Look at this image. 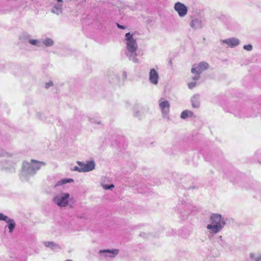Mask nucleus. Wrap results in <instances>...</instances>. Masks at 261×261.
Returning a JSON list of instances; mask_svg holds the SVG:
<instances>
[{
	"label": "nucleus",
	"instance_id": "nucleus-17",
	"mask_svg": "<svg viewBox=\"0 0 261 261\" xmlns=\"http://www.w3.org/2000/svg\"><path fill=\"white\" fill-rule=\"evenodd\" d=\"M44 245L46 247L49 248L53 250H55V249L60 248V247L58 244H57L53 242H49V241L44 242Z\"/></svg>",
	"mask_w": 261,
	"mask_h": 261
},
{
	"label": "nucleus",
	"instance_id": "nucleus-35",
	"mask_svg": "<svg viewBox=\"0 0 261 261\" xmlns=\"http://www.w3.org/2000/svg\"><path fill=\"white\" fill-rule=\"evenodd\" d=\"M65 261H73V260H71V259H67V260H65Z\"/></svg>",
	"mask_w": 261,
	"mask_h": 261
},
{
	"label": "nucleus",
	"instance_id": "nucleus-9",
	"mask_svg": "<svg viewBox=\"0 0 261 261\" xmlns=\"http://www.w3.org/2000/svg\"><path fill=\"white\" fill-rule=\"evenodd\" d=\"M159 75L157 71L154 69H151L149 74V80L150 82L153 85L158 84Z\"/></svg>",
	"mask_w": 261,
	"mask_h": 261
},
{
	"label": "nucleus",
	"instance_id": "nucleus-15",
	"mask_svg": "<svg viewBox=\"0 0 261 261\" xmlns=\"http://www.w3.org/2000/svg\"><path fill=\"white\" fill-rule=\"evenodd\" d=\"M12 154L4 149L3 148L0 147V158H4L6 159H10L12 157Z\"/></svg>",
	"mask_w": 261,
	"mask_h": 261
},
{
	"label": "nucleus",
	"instance_id": "nucleus-18",
	"mask_svg": "<svg viewBox=\"0 0 261 261\" xmlns=\"http://www.w3.org/2000/svg\"><path fill=\"white\" fill-rule=\"evenodd\" d=\"M7 223L8 224L7 226L9 228V232L12 233L16 226L14 220L13 219H10L8 220Z\"/></svg>",
	"mask_w": 261,
	"mask_h": 261
},
{
	"label": "nucleus",
	"instance_id": "nucleus-2",
	"mask_svg": "<svg viewBox=\"0 0 261 261\" xmlns=\"http://www.w3.org/2000/svg\"><path fill=\"white\" fill-rule=\"evenodd\" d=\"M226 222L219 214H213L210 217V224L206 226L210 234H216L220 232L225 226Z\"/></svg>",
	"mask_w": 261,
	"mask_h": 261
},
{
	"label": "nucleus",
	"instance_id": "nucleus-22",
	"mask_svg": "<svg viewBox=\"0 0 261 261\" xmlns=\"http://www.w3.org/2000/svg\"><path fill=\"white\" fill-rule=\"evenodd\" d=\"M249 257L251 259H253L254 261H261L260 254L255 255L253 253H251L249 254Z\"/></svg>",
	"mask_w": 261,
	"mask_h": 261
},
{
	"label": "nucleus",
	"instance_id": "nucleus-10",
	"mask_svg": "<svg viewBox=\"0 0 261 261\" xmlns=\"http://www.w3.org/2000/svg\"><path fill=\"white\" fill-rule=\"evenodd\" d=\"M159 106L163 114H167L169 112L170 104L167 100L161 99L159 101Z\"/></svg>",
	"mask_w": 261,
	"mask_h": 261
},
{
	"label": "nucleus",
	"instance_id": "nucleus-33",
	"mask_svg": "<svg viewBox=\"0 0 261 261\" xmlns=\"http://www.w3.org/2000/svg\"><path fill=\"white\" fill-rule=\"evenodd\" d=\"M117 27L119 28V29H125V27L123 25H120L119 24V23H117Z\"/></svg>",
	"mask_w": 261,
	"mask_h": 261
},
{
	"label": "nucleus",
	"instance_id": "nucleus-14",
	"mask_svg": "<svg viewBox=\"0 0 261 261\" xmlns=\"http://www.w3.org/2000/svg\"><path fill=\"white\" fill-rule=\"evenodd\" d=\"M190 26L194 29H198L202 27V22L198 19H193L190 23Z\"/></svg>",
	"mask_w": 261,
	"mask_h": 261
},
{
	"label": "nucleus",
	"instance_id": "nucleus-19",
	"mask_svg": "<svg viewBox=\"0 0 261 261\" xmlns=\"http://www.w3.org/2000/svg\"><path fill=\"white\" fill-rule=\"evenodd\" d=\"M193 116H194V113H193V112L189 111V110H185L181 113V114L180 115V117L182 119H186V118H187L188 117H192Z\"/></svg>",
	"mask_w": 261,
	"mask_h": 261
},
{
	"label": "nucleus",
	"instance_id": "nucleus-34",
	"mask_svg": "<svg viewBox=\"0 0 261 261\" xmlns=\"http://www.w3.org/2000/svg\"><path fill=\"white\" fill-rule=\"evenodd\" d=\"M123 76L124 79H126V76H127V74H126V72H123Z\"/></svg>",
	"mask_w": 261,
	"mask_h": 261
},
{
	"label": "nucleus",
	"instance_id": "nucleus-28",
	"mask_svg": "<svg viewBox=\"0 0 261 261\" xmlns=\"http://www.w3.org/2000/svg\"><path fill=\"white\" fill-rule=\"evenodd\" d=\"M196 85V82H192L188 84V87L189 89H192Z\"/></svg>",
	"mask_w": 261,
	"mask_h": 261
},
{
	"label": "nucleus",
	"instance_id": "nucleus-24",
	"mask_svg": "<svg viewBox=\"0 0 261 261\" xmlns=\"http://www.w3.org/2000/svg\"><path fill=\"white\" fill-rule=\"evenodd\" d=\"M89 120L91 123H93V124H99V125L101 124V122L100 120H96L94 118H89Z\"/></svg>",
	"mask_w": 261,
	"mask_h": 261
},
{
	"label": "nucleus",
	"instance_id": "nucleus-27",
	"mask_svg": "<svg viewBox=\"0 0 261 261\" xmlns=\"http://www.w3.org/2000/svg\"><path fill=\"white\" fill-rule=\"evenodd\" d=\"M243 48L245 50L251 51L252 49V46L251 44L245 45Z\"/></svg>",
	"mask_w": 261,
	"mask_h": 261
},
{
	"label": "nucleus",
	"instance_id": "nucleus-7",
	"mask_svg": "<svg viewBox=\"0 0 261 261\" xmlns=\"http://www.w3.org/2000/svg\"><path fill=\"white\" fill-rule=\"evenodd\" d=\"M174 10L177 12L178 15L181 17L186 16L188 12L187 7L180 2H177L174 6Z\"/></svg>",
	"mask_w": 261,
	"mask_h": 261
},
{
	"label": "nucleus",
	"instance_id": "nucleus-13",
	"mask_svg": "<svg viewBox=\"0 0 261 261\" xmlns=\"http://www.w3.org/2000/svg\"><path fill=\"white\" fill-rule=\"evenodd\" d=\"M200 97L198 94L194 95L191 98L192 106L194 108H199L200 107Z\"/></svg>",
	"mask_w": 261,
	"mask_h": 261
},
{
	"label": "nucleus",
	"instance_id": "nucleus-16",
	"mask_svg": "<svg viewBox=\"0 0 261 261\" xmlns=\"http://www.w3.org/2000/svg\"><path fill=\"white\" fill-rule=\"evenodd\" d=\"M74 181L72 178H63L58 181L55 185V187H59L67 183H71Z\"/></svg>",
	"mask_w": 261,
	"mask_h": 261
},
{
	"label": "nucleus",
	"instance_id": "nucleus-6",
	"mask_svg": "<svg viewBox=\"0 0 261 261\" xmlns=\"http://www.w3.org/2000/svg\"><path fill=\"white\" fill-rule=\"evenodd\" d=\"M208 68V64L206 62H202L197 65H194L191 69V72L194 74H200L202 72Z\"/></svg>",
	"mask_w": 261,
	"mask_h": 261
},
{
	"label": "nucleus",
	"instance_id": "nucleus-21",
	"mask_svg": "<svg viewBox=\"0 0 261 261\" xmlns=\"http://www.w3.org/2000/svg\"><path fill=\"white\" fill-rule=\"evenodd\" d=\"M43 43L46 46H51L54 44V41L49 38H46L43 40Z\"/></svg>",
	"mask_w": 261,
	"mask_h": 261
},
{
	"label": "nucleus",
	"instance_id": "nucleus-29",
	"mask_svg": "<svg viewBox=\"0 0 261 261\" xmlns=\"http://www.w3.org/2000/svg\"><path fill=\"white\" fill-rule=\"evenodd\" d=\"M53 86V82L51 81H49L48 82H46L45 84V88L46 89H48V88H49L50 87Z\"/></svg>",
	"mask_w": 261,
	"mask_h": 261
},
{
	"label": "nucleus",
	"instance_id": "nucleus-20",
	"mask_svg": "<svg viewBox=\"0 0 261 261\" xmlns=\"http://www.w3.org/2000/svg\"><path fill=\"white\" fill-rule=\"evenodd\" d=\"M13 164L10 162L9 161L7 160L5 161L4 163H2V165L0 164V170L1 169H8L9 168V166L12 165Z\"/></svg>",
	"mask_w": 261,
	"mask_h": 261
},
{
	"label": "nucleus",
	"instance_id": "nucleus-11",
	"mask_svg": "<svg viewBox=\"0 0 261 261\" xmlns=\"http://www.w3.org/2000/svg\"><path fill=\"white\" fill-rule=\"evenodd\" d=\"M221 43H225L230 47H233L239 44L240 40L236 38H231L225 40H223L221 41Z\"/></svg>",
	"mask_w": 261,
	"mask_h": 261
},
{
	"label": "nucleus",
	"instance_id": "nucleus-4",
	"mask_svg": "<svg viewBox=\"0 0 261 261\" xmlns=\"http://www.w3.org/2000/svg\"><path fill=\"white\" fill-rule=\"evenodd\" d=\"M45 165V163L43 162H38L36 160H32L31 163L23 162V172L30 174H33L36 171L39 170L41 166Z\"/></svg>",
	"mask_w": 261,
	"mask_h": 261
},
{
	"label": "nucleus",
	"instance_id": "nucleus-5",
	"mask_svg": "<svg viewBox=\"0 0 261 261\" xmlns=\"http://www.w3.org/2000/svg\"><path fill=\"white\" fill-rule=\"evenodd\" d=\"M119 250L117 249H102L99 251V254L105 258L108 257L114 258L119 253Z\"/></svg>",
	"mask_w": 261,
	"mask_h": 261
},
{
	"label": "nucleus",
	"instance_id": "nucleus-8",
	"mask_svg": "<svg viewBox=\"0 0 261 261\" xmlns=\"http://www.w3.org/2000/svg\"><path fill=\"white\" fill-rule=\"evenodd\" d=\"M63 0H57L56 3L54 4L51 12L57 15L63 13Z\"/></svg>",
	"mask_w": 261,
	"mask_h": 261
},
{
	"label": "nucleus",
	"instance_id": "nucleus-23",
	"mask_svg": "<svg viewBox=\"0 0 261 261\" xmlns=\"http://www.w3.org/2000/svg\"><path fill=\"white\" fill-rule=\"evenodd\" d=\"M29 42L31 44H32V45H36V46H41L40 42V41L39 40H37V39H30L29 40Z\"/></svg>",
	"mask_w": 261,
	"mask_h": 261
},
{
	"label": "nucleus",
	"instance_id": "nucleus-26",
	"mask_svg": "<svg viewBox=\"0 0 261 261\" xmlns=\"http://www.w3.org/2000/svg\"><path fill=\"white\" fill-rule=\"evenodd\" d=\"M101 186L103 188V189L105 190H111L114 187V186L113 184L110 185L102 184Z\"/></svg>",
	"mask_w": 261,
	"mask_h": 261
},
{
	"label": "nucleus",
	"instance_id": "nucleus-3",
	"mask_svg": "<svg viewBox=\"0 0 261 261\" xmlns=\"http://www.w3.org/2000/svg\"><path fill=\"white\" fill-rule=\"evenodd\" d=\"M70 199V195L69 193L61 192L55 195L53 202L60 207H66L69 205Z\"/></svg>",
	"mask_w": 261,
	"mask_h": 261
},
{
	"label": "nucleus",
	"instance_id": "nucleus-25",
	"mask_svg": "<svg viewBox=\"0 0 261 261\" xmlns=\"http://www.w3.org/2000/svg\"><path fill=\"white\" fill-rule=\"evenodd\" d=\"M10 219L3 213H0V221H4L7 223Z\"/></svg>",
	"mask_w": 261,
	"mask_h": 261
},
{
	"label": "nucleus",
	"instance_id": "nucleus-12",
	"mask_svg": "<svg viewBox=\"0 0 261 261\" xmlns=\"http://www.w3.org/2000/svg\"><path fill=\"white\" fill-rule=\"evenodd\" d=\"M95 164L93 161H87L85 163L84 167L82 168L83 172L91 171L95 169Z\"/></svg>",
	"mask_w": 261,
	"mask_h": 261
},
{
	"label": "nucleus",
	"instance_id": "nucleus-1",
	"mask_svg": "<svg viewBox=\"0 0 261 261\" xmlns=\"http://www.w3.org/2000/svg\"><path fill=\"white\" fill-rule=\"evenodd\" d=\"M124 41L126 56L130 60H132L135 63H138V59L137 58L138 44L137 41L134 38V34L130 33H126Z\"/></svg>",
	"mask_w": 261,
	"mask_h": 261
},
{
	"label": "nucleus",
	"instance_id": "nucleus-30",
	"mask_svg": "<svg viewBox=\"0 0 261 261\" xmlns=\"http://www.w3.org/2000/svg\"><path fill=\"white\" fill-rule=\"evenodd\" d=\"M72 170L78 171L79 172H83L82 168L77 166H75Z\"/></svg>",
	"mask_w": 261,
	"mask_h": 261
},
{
	"label": "nucleus",
	"instance_id": "nucleus-31",
	"mask_svg": "<svg viewBox=\"0 0 261 261\" xmlns=\"http://www.w3.org/2000/svg\"><path fill=\"white\" fill-rule=\"evenodd\" d=\"M77 164L80 166V168H83L84 167L85 164L84 163H83L80 161H77Z\"/></svg>",
	"mask_w": 261,
	"mask_h": 261
},
{
	"label": "nucleus",
	"instance_id": "nucleus-32",
	"mask_svg": "<svg viewBox=\"0 0 261 261\" xmlns=\"http://www.w3.org/2000/svg\"><path fill=\"white\" fill-rule=\"evenodd\" d=\"M200 78V76H199V74H197L196 75H195L193 77V80L194 81H195V82H196V81L198 80Z\"/></svg>",
	"mask_w": 261,
	"mask_h": 261
}]
</instances>
